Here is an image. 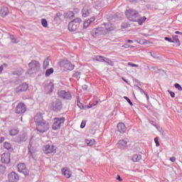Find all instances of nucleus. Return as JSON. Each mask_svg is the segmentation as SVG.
<instances>
[{
	"mask_svg": "<svg viewBox=\"0 0 182 182\" xmlns=\"http://www.w3.org/2000/svg\"><path fill=\"white\" fill-rule=\"evenodd\" d=\"M125 15L129 21H131V22H137L138 23H143L147 19L146 16L141 17L139 12L133 9H127L125 11Z\"/></svg>",
	"mask_w": 182,
	"mask_h": 182,
	"instance_id": "f257e3e1",
	"label": "nucleus"
},
{
	"mask_svg": "<svg viewBox=\"0 0 182 182\" xmlns=\"http://www.w3.org/2000/svg\"><path fill=\"white\" fill-rule=\"evenodd\" d=\"M65 122H66V119L63 117L54 118L52 125L53 130H60V127L65 124Z\"/></svg>",
	"mask_w": 182,
	"mask_h": 182,
	"instance_id": "f03ea898",
	"label": "nucleus"
},
{
	"mask_svg": "<svg viewBox=\"0 0 182 182\" xmlns=\"http://www.w3.org/2000/svg\"><path fill=\"white\" fill-rule=\"evenodd\" d=\"M36 126V130L39 132V133H45L47 130H49V123L46 122V120L37 124Z\"/></svg>",
	"mask_w": 182,
	"mask_h": 182,
	"instance_id": "7ed1b4c3",
	"label": "nucleus"
},
{
	"mask_svg": "<svg viewBox=\"0 0 182 182\" xmlns=\"http://www.w3.org/2000/svg\"><path fill=\"white\" fill-rule=\"evenodd\" d=\"M60 68H63L65 70H73V69H75V65L68 60L60 61Z\"/></svg>",
	"mask_w": 182,
	"mask_h": 182,
	"instance_id": "20e7f679",
	"label": "nucleus"
},
{
	"mask_svg": "<svg viewBox=\"0 0 182 182\" xmlns=\"http://www.w3.org/2000/svg\"><path fill=\"white\" fill-rule=\"evenodd\" d=\"M26 110H27L26 105H25V103L21 102L16 105L15 108V113H16V114H22L23 113H26Z\"/></svg>",
	"mask_w": 182,
	"mask_h": 182,
	"instance_id": "39448f33",
	"label": "nucleus"
},
{
	"mask_svg": "<svg viewBox=\"0 0 182 182\" xmlns=\"http://www.w3.org/2000/svg\"><path fill=\"white\" fill-rule=\"evenodd\" d=\"M28 66L30 68V70H32L33 73H36V72H39V69H41V63L39 61H36L33 60L29 64Z\"/></svg>",
	"mask_w": 182,
	"mask_h": 182,
	"instance_id": "423d86ee",
	"label": "nucleus"
},
{
	"mask_svg": "<svg viewBox=\"0 0 182 182\" xmlns=\"http://www.w3.org/2000/svg\"><path fill=\"white\" fill-rule=\"evenodd\" d=\"M128 143L129 140H127V139H119L117 143V146L121 150H126V149H127V147L129 146Z\"/></svg>",
	"mask_w": 182,
	"mask_h": 182,
	"instance_id": "0eeeda50",
	"label": "nucleus"
},
{
	"mask_svg": "<svg viewBox=\"0 0 182 182\" xmlns=\"http://www.w3.org/2000/svg\"><path fill=\"white\" fill-rule=\"evenodd\" d=\"M19 173H22L24 176H29V170L26 168V165L23 163H20L17 166Z\"/></svg>",
	"mask_w": 182,
	"mask_h": 182,
	"instance_id": "6e6552de",
	"label": "nucleus"
},
{
	"mask_svg": "<svg viewBox=\"0 0 182 182\" xmlns=\"http://www.w3.org/2000/svg\"><path fill=\"white\" fill-rule=\"evenodd\" d=\"M28 87H29V86L28 85V84L23 82L15 89V92L16 93H22V92H26L28 90Z\"/></svg>",
	"mask_w": 182,
	"mask_h": 182,
	"instance_id": "1a4fd4ad",
	"label": "nucleus"
},
{
	"mask_svg": "<svg viewBox=\"0 0 182 182\" xmlns=\"http://www.w3.org/2000/svg\"><path fill=\"white\" fill-rule=\"evenodd\" d=\"M44 153L46 154H52V153H56V147L53 145H46L44 146Z\"/></svg>",
	"mask_w": 182,
	"mask_h": 182,
	"instance_id": "9d476101",
	"label": "nucleus"
},
{
	"mask_svg": "<svg viewBox=\"0 0 182 182\" xmlns=\"http://www.w3.org/2000/svg\"><path fill=\"white\" fill-rule=\"evenodd\" d=\"M46 120L43 119V114L41 112H38L34 116V123L36 124H39V123H42L43 122H45Z\"/></svg>",
	"mask_w": 182,
	"mask_h": 182,
	"instance_id": "9b49d317",
	"label": "nucleus"
},
{
	"mask_svg": "<svg viewBox=\"0 0 182 182\" xmlns=\"http://www.w3.org/2000/svg\"><path fill=\"white\" fill-rule=\"evenodd\" d=\"M1 160L5 164H8L11 161V153L5 152L1 155Z\"/></svg>",
	"mask_w": 182,
	"mask_h": 182,
	"instance_id": "f8f14e48",
	"label": "nucleus"
},
{
	"mask_svg": "<svg viewBox=\"0 0 182 182\" xmlns=\"http://www.w3.org/2000/svg\"><path fill=\"white\" fill-rule=\"evenodd\" d=\"M58 95L63 99H67V100H69V99H72V95H70V92H66L65 90L58 91Z\"/></svg>",
	"mask_w": 182,
	"mask_h": 182,
	"instance_id": "ddd939ff",
	"label": "nucleus"
},
{
	"mask_svg": "<svg viewBox=\"0 0 182 182\" xmlns=\"http://www.w3.org/2000/svg\"><path fill=\"white\" fill-rule=\"evenodd\" d=\"M117 132L122 134L126 133V131L127 130V127H126V125L123 122H119L117 124Z\"/></svg>",
	"mask_w": 182,
	"mask_h": 182,
	"instance_id": "4468645a",
	"label": "nucleus"
},
{
	"mask_svg": "<svg viewBox=\"0 0 182 182\" xmlns=\"http://www.w3.org/2000/svg\"><path fill=\"white\" fill-rule=\"evenodd\" d=\"M62 173L65 178H70V177H72V171L68 168V167L63 168L62 169Z\"/></svg>",
	"mask_w": 182,
	"mask_h": 182,
	"instance_id": "2eb2a0df",
	"label": "nucleus"
},
{
	"mask_svg": "<svg viewBox=\"0 0 182 182\" xmlns=\"http://www.w3.org/2000/svg\"><path fill=\"white\" fill-rule=\"evenodd\" d=\"M18 180L19 176L14 171L9 175V181H18Z\"/></svg>",
	"mask_w": 182,
	"mask_h": 182,
	"instance_id": "dca6fc26",
	"label": "nucleus"
},
{
	"mask_svg": "<svg viewBox=\"0 0 182 182\" xmlns=\"http://www.w3.org/2000/svg\"><path fill=\"white\" fill-rule=\"evenodd\" d=\"M53 107L55 110H60L62 109V102L60 100H56L53 103Z\"/></svg>",
	"mask_w": 182,
	"mask_h": 182,
	"instance_id": "f3484780",
	"label": "nucleus"
},
{
	"mask_svg": "<svg viewBox=\"0 0 182 182\" xmlns=\"http://www.w3.org/2000/svg\"><path fill=\"white\" fill-rule=\"evenodd\" d=\"M9 14V10L8 9V7L3 6L0 9V15L3 17L8 16V14Z\"/></svg>",
	"mask_w": 182,
	"mask_h": 182,
	"instance_id": "a211bd4d",
	"label": "nucleus"
},
{
	"mask_svg": "<svg viewBox=\"0 0 182 182\" xmlns=\"http://www.w3.org/2000/svg\"><path fill=\"white\" fill-rule=\"evenodd\" d=\"M64 18L65 19H69V21H71L73 18H75V13L73 11H67L64 14Z\"/></svg>",
	"mask_w": 182,
	"mask_h": 182,
	"instance_id": "6ab92c4d",
	"label": "nucleus"
},
{
	"mask_svg": "<svg viewBox=\"0 0 182 182\" xmlns=\"http://www.w3.org/2000/svg\"><path fill=\"white\" fill-rule=\"evenodd\" d=\"M54 21L57 23H62V14L60 12L56 14V16L54 18Z\"/></svg>",
	"mask_w": 182,
	"mask_h": 182,
	"instance_id": "aec40b11",
	"label": "nucleus"
},
{
	"mask_svg": "<svg viewBox=\"0 0 182 182\" xmlns=\"http://www.w3.org/2000/svg\"><path fill=\"white\" fill-rule=\"evenodd\" d=\"M77 29V24L76 23H69L68 30L70 32H75Z\"/></svg>",
	"mask_w": 182,
	"mask_h": 182,
	"instance_id": "412c9836",
	"label": "nucleus"
},
{
	"mask_svg": "<svg viewBox=\"0 0 182 182\" xmlns=\"http://www.w3.org/2000/svg\"><path fill=\"white\" fill-rule=\"evenodd\" d=\"M136 42L137 43H139V45H151V43H153L146 39H139V40H137Z\"/></svg>",
	"mask_w": 182,
	"mask_h": 182,
	"instance_id": "4be33fe9",
	"label": "nucleus"
},
{
	"mask_svg": "<svg viewBox=\"0 0 182 182\" xmlns=\"http://www.w3.org/2000/svg\"><path fill=\"white\" fill-rule=\"evenodd\" d=\"M82 16L84 18L89 16V15L90 14V13H89V10L86 7H84L82 9Z\"/></svg>",
	"mask_w": 182,
	"mask_h": 182,
	"instance_id": "5701e85b",
	"label": "nucleus"
},
{
	"mask_svg": "<svg viewBox=\"0 0 182 182\" xmlns=\"http://www.w3.org/2000/svg\"><path fill=\"white\" fill-rule=\"evenodd\" d=\"M19 133V130L18 129H12L9 131L10 136H16Z\"/></svg>",
	"mask_w": 182,
	"mask_h": 182,
	"instance_id": "b1692460",
	"label": "nucleus"
},
{
	"mask_svg": "<svg viewBox=\"0 0 182 182\" xmlns=\"http://www.w3.org/2000/svg\"><path fill=\"white\" fill-rule=\"evenodd\" d=\"M141 160V156L135 154L132 156V161L134 162L140 161Z\"/></svg>",
	"mask_w": 182,
	"mask_h": 182,
	"instance_id": "393cba45",
	"label": "nucleus"
},
{
	"mask_svg": "<svg viewBox=\"0 0 182 182\" xmlns=\"http://www.w3.org/2000/svg\"><path fill=\"white\" fill-rule=\"evenodd\" d=\"M4 147L6 150H11V149H12V145L9 142H4Z\"/></svg>",
	"mask_w": 182,
	"mask_h": 182,
	"instance_id": "a878e982",
	"label": "nucleus"
},
{
	"mask_svg": "<svg viewBox=\"0 0 182 182\" xmlns=\"http://www.w3.org/2000/svg\"><path fill=\"white\" fill-rule=\"evenodd\" d=\"M54 70L53 68H49L46 71V77H48V76H50L52 73H53Z\"/></svg>",
	"mask_w": 182,
	"mask_h": 182,
	"instance_id": "bb28decb",
	"label": "nucleus"
},
{
	"mask_svg": "<svg viewBox=\"0 0 182 182\" xmlns=\"http://www.w3.org/2000/svg\"><path fill=\"white\" fill-rule=\"evenodd\" d=\"M105 58L102 56L100 55H97L95 57V58H94V60H98L99 62H106V60H105Z\"/></svg>",
	"mask_w": 182,
	"mask_h": 182,
	"instance_id": "cd10ccee",
	"label": "nucleus"
},
{
	"mask_svg": "<svg viewBox=\"0 0 182 182\" xmlns=\"http://www.w3.org/2000/svg\"><path fill=\"white\" fill-rule=\"evenodd\" d=\"M43 66L44 69H48V68H49V59L48 58H47L44 60Z\"/></svg>",
	"mask_w": 182,
	"mask_h": 182,
	"instance_id": "c85d7f7f",
	"label": "nucleus"
},
{
	"mask_svg": "<svg viewBox=\"0 0 182 182\" xmlns=\"http://www.w3.org/2000/svg\"><path fill=\"white\" fill-rule=\"evenodd\" d=\"M81 23L82 22V19L80 18H76L75 19H73V21H71L70 22V23Z\"/></svg>",
	"mask_w": 182,
	"mask_h": 182,
	"instance_id": "c756f323",
	"label": "nucleus"
},
{
	"mask_svg": "<svg viewBox=\"0 0 182 182\" xmlns=\"http://www.w3.org/2000/svg\"><path fill=\"white\" fill-rule=\"evenodd\" d=\"M81 75V73L80 72H75L73 74V77H75V79H77V77H79V76H80Z\"/></svg>",
	"mask_w": 182,
	"mask_h": 182,
	"instance_id": "7c9ffc66",
	"label": "nucleus"
},
{
	"mask_svg": "<svg viewBox=\"0 0 182 182\" xmlns=\"http://www.w3.org/2000/svg\"><path fill=\"white\" fill-rule=\"evenodd\" d=\"M173 39L175 41L176 43H180V40L178 39V36H173Z\"/></svg>",
	"mask_w": 182,
	"mask_h": 182,
	"instance_id": "2f4dec72",
	"label": "nucleus"
},
{
	"mask_svg": "<svg viewBox=\"0 0 182 182\" xmlns=\"http://www.w3.org/2000/svg\"><path fill=\"white\" fill-rule=\"evenodd\" d=\"M124 99L125 100H127V102H128V103L130 105V106H133V102H132V100H130V99L127 97H124Z\"/></svg>",
	"mask_w": 182,
	"mask_h": 182,
	"instance_id": "473e14b6",
	"label": "nucleus"
},
{
	"mask_svg": "<svg viewBox=\"0 0 182 182\" xmlns=\"http://www.w3.org/2000/svg\"><path fill=\"white\" fill-rule=\"evenodd\" d=\"M77 105L80 109H83V104L79 100H77Z\"/></svg>",
	"mask_w": 182,
	"mask_h": 182,
	"instance_id": "72a5a7b5",
	"label": "nucleus"
},
{
	"mask_svg": "<svg viewBox=\"0 0 182 182\" xmlns=\"http://www.w3.org/2000/svg\"><path fill=\"white\" fill-rule=\"evenodd\" d=\"M128 66H132V68H139V65L132 63H128Z\"/></svg>",
	"mask_w": 182,
	"mask_h": 182,
	"instance_id": "f704fd0d",
	"label": "nucleus"
},
{
	"mask_svg": "<svg viewBox=\"0 0 182 182\" xmlns=\"http://www.w3.org/2000/svg\"><path fill=\"white\" fill-rule=\"evenodd\" d=\"M154 141H155L156 147H159L160 146V143L159 142V137H156L154 139Z\"/></svg>",
	"mask_w": 182,
	"mask_h": 182,
	"instance_id": "c9c22d12",
	"label": "nucleus"
},
{
	"mask_svg": "<svg viewBox=\"0 0 182 182\" xmlns=\"http://www.w3.org/2000/svg\"><path fill=\"white\" fill-rule=\"evenodd\" d=\"M175 87H176V89H178V90H180V91L182 90L181 85H180V84H178V83L175 84Z\"/></svg>",
	"mask_w": 182,
	"mask_h": 182,
	"instance_id": "e433bc0d",
	"label": "nucleus"
},
{
	"mask_svg": "<svg viewBox=\"0 0 182 182\" xmlns=\"http://www.w3.org/2000/svg\"><path fill=\"white\" fill-rule=\"evenodd\" d=\"M85 126H86V121H85V120H83V121L81 122L80 128H81V129H85Z\"/></svg>",
	"mask_w": 182,
	"mask_h": 182,
	"instance_id": "4c0bfd02",
	"label": "nucleus"
},
{
	"mask_svg": "<svg viewBox=\"0 0 182 182\" xmlns=\"http://www.w3.org/2000/svg\"><path fill=\"white\" fill-rule=\"evenodd\" d=\"M122 48H125V49H127V48H134V46H130V45H129V44H124V45L122 46Z\"/></svg>",
	"mask_w": 182,
	"mask_h": 182,
	"instance_id": "58836bf2",
	"label": "nucleus"
},
{
	"mask_svg": "<svg viewBox=\"0 0 182 182\" xmlns=\"http://www.w3.org/2000/svg\"><path fill=\"white\" fill-rule=\"evenodd\" d=\"M168 92L169 95H171V97H173V98L176 97V94L174 93V92H172L170 90H168Z\"/></svg>",
	"mask_w": 182,
	"mask_h": 182,
	"instance_id": "ea45409f",
	"label": "nucleus"
},
{
	"mask_svg": "<svg viewBox=\"0 0 182 182\" xmlns=\"http://www.w3.org/2000/svg\"><path fill=\"white\" fill-rule=\"evenodd\" d=\"M92 141V140L91 139H85V143H86V144L87 145V146H91V144H90V142Z\"/></svg>",
	"mask_w": 182,
	"mask_h": 182,
	"instance_id": "a19ab883",
	"label": "nucleus"
},
{
	"mask_svg": "<svg viewBox=\"0 0 182 182\" xmlns=\"http://www.w3.org/2000/svg\"><path fill=\"white\" fill-rule=\"evenodd\" d=\"M165 41H168V42H171V43H173V40L168 37H165Z\"/></svg>",
	"mask_w": 182,
	"mask_h": 182,
	"instance_id": "79ce46f5",
	"label": "nucleus"
},
{
	"mask_svg": "<svg viewBox=\"0 0 182 182\" xmlns=\"http://www.w3.org/2000/svg\"><path fill=\"white\" fill-rule=\"evenodd\" d=\"M75 14H79L80 12V9H74V11H73Z\"/></svg>",
	"mask_w": 182,
	"mask_h": 182,
	"instance_id": "37998d69",
	"label": "nucleus"
},
{
	"mask_svg": "<svg viewBox=\"0 0 182 182\" xmlns=\"http://www.w3.org/2000/svg\"><path fill=\"white\" fill-rule=\"evenodd\" d=\"M170 161H172V163H174V161H176V157L175 156L171 157Z\"/></svg>",
	"mask_w": 182,
	"mask_h": 182,
	"instance_id": "c03bdc74",
	"label": "nucleus"
},
{
	"mask_svg": "<svg viewBox=\"0 0 182 182\" xmlns=\"http://www.w3.org/2000/svg\"><path fill=\"white\" fill-rule=\"evenodd\" d=\"M41 23H48V21H46V18H42L41 19Z\"/></svg>",
	"mask_w": 182,
	"mask_h": 182,
	"instance_id": "a18cd8bd",
	"label": "nucleus"
},
{
	"mask_svg": "<svg viewBox=\"0 0 182 182\" xmlns=\"http://www.w3.org/2000/svg\"><path fill=\"white\" fill-rule=\"evenodd\" d=\"M4 141H5V137L1 136L0 139V143H4Z\"/></svg>",
	"mask_w": 182,
	"mask_h": 182,
	"instance_id": "49530a36",
	"label": "nucleus"
},
{
	"mask_svg": "<svg viewBox=\"0 0 182 182\" xmlns=\"http://www.w3.org/2000/svg\"><path fill=\"white\" fill-rule=\"evenodd\" d=\"M117 180L119 181H123V179L120 177V176H117Z\"/></svg>",
	"mask_w": 182,
	"mask_h": 182,
	"instance_id": "de8ad7c7",
	"label": "nucleus"
},
{
	"mask_svg": "<svg viewBox=\"0 0 182 182\" xmlns=\"http://www.w3.org/2000/svg\"><path fill=\"white\" fill-rule=\"evenodd\" d=\"M86 28H89V24L87 23V24H83V28L84 29H86Z\"/></svg>",
	"mask_w": 182,
	"mask_h": 182,
	"instance_id": "09e8293b",
	"label": "nucleus"
},
{
	"mask_svg": "<svg viewBox=\"0 0 182 182\" xmlns=\"http://www.w3.org/2000/svg\"><path fill=\"white\" fill-rule=\"evenodd\" d=\"M2 70H4V66L3 65L0 66V75H1V73H2Z\"/></svg>",
	"mask_w": 182,
	"mask_h": 182,
	"instance_id": "8fccbe9b",
	"label": "nucleus"
},
{
	"mask_svg": "<svg viewBox=\"0 0 182 182\" xmlns=\"http://www.w3.org/2000/svg\"><path fill=\"white\" fill-rule=\"evenodd\" d=\"M42 26H43L44 28H48V23H42Z\"/></svg>",
	"mask_w": 182,
	"mask_h": 182,
	"instance_id": "3c124183",
	"label": "nucleus"
},
{
	"mask_svg": "<svg viewBox=\"0 0 182 182\" xmlns=\"http://www.w3.org/2000/svg\"><path fill=\"white\" fill-rule=\"evenodd\" d=\"M143 92L146 95L147 100H149V95H147L146 92H144V91H143Z\"/></svg>",
	"mask_w": 182,
	"mask_h": 182,
	"instance_id": "603ef678",
	"label": "nucleus"
},
{
	"mask_svg": "<svg viewBox=\"0 0 182 182\" xmlns=\"http://www.w3.org/2000/svg\"><path fill=\"white\" fill-rule=\"evenodd\" d=\"M127 42V43H133V41L132 40H128Z\"/></svg>",
	"mask_w": 182,
	"mask_h": 182,
	"instance_id": "864d4df0",
	"label": "nucleus"
},
{
	"mask_svg": "<svg viewBox=\"0 0 182 182\" xmlns=\"http://www.w3.org/2000/svg\"><path fill=\"white\" fill-rule=\"evenodd\" d=\"M175 33H176V35H178V34H181V32H180V31H176Z\"/></svg>",
	"mask_w": 182,
	"mask_h": 182,
	"instance_id": "5fc2aeb1",
	"label": "nucleus"
},
{
	"mask_svg": "<svg viewBox=\"0 0 182 182\" xmlns=\"http://www.w3.org/2000/svg\"><path fill=\"white\" fill-rule=\"evenodd\" d=\"M125 26H122L123 28H127L129 26L128 24H124Z\"/></svg>",
	"mask_w": 182,
	"mask_h": 182,
	"instance_id": "6e6d98bb",
	"label": "nucleus"
},
{
	"mask_svg": "<svg viewBox=\"0 0 182 182\" xmlns=\"http://www.w3.org/2000/svg\"><path fill=\"white\" fill-rule=\"evenodd\" d=\"M129 2H134L136 0H128Z\"/></svg>",
	"mask_w": 182,
	"mask_h": 182,
	"instance_id": "4d7b16f0",
	"label": "nucleus"
},
{
	"mask_svg": "<svg viewBox=\"0 0 182 182\" xmlns=\"http://www.w3.org/2000/svg\"><path fill=\"white\" fill-rule=\"evenodd\" d=\"M8 182H16V181H8Z\"/></svg>",
	"mask_w": 182,
	"mask_h": 182,
	"instance_id": "13d9d810",
	"label": "nucleus"
},
{
	"mask_svg": "<svg viewBox=\"0 0 182 182\" xmlns=\"http://www.w3.org/2000/svg\"><path fill=\"white\" fill-rule=\"evenodd\" d=\"M98 103V102L97 101L96 104L92 105V106H96V105Z\"/></svg>",
	"mask_w": 182,
	"mask_h": 182,
	"instance_id": "bf43d9fd",
	"label": "nucleus"
},
{
	"mask_svg": "<svg viewBox=\"0 0 182 182\" xmlns=\"http://www.w3.org/2000/svg\"><path fill=\"white\" fill-rule=\"evenodd\" d=\"M93 21H95V18H93V17H92V22H93Z\"/></svg>",
	"mask_w": 182,
	"mask_h": 182,
	"instance_id": "052dcab7",
	"label": "nucleus"
},
{
	"mask_svg": "<svg viewBox=\"0 0 182 182\" xmlns=\"http://www.w3.org/2000/svg\"><path fill=\"white\" fill-rule=\"evenodd\" d=\"M4 66H6V64H4Z\"/></svg>",
	"mask_w": 182,
	"mask_h": 182,
	"instance_id": "680f3d73",
	"label": "nucleus"
},
{
	"mask_svg": "<svg viewBox=\"0 0 182 182\" xmlns=\"http://www.w3.org/2000/svg\"><path fill=\"white\" fill-rule=\"evenodd\" d=\"M0 171H1V166H0Z\"/></svg>",
	"mask_w": 182,
	"mask_h": 182,
	"instance_id": "e2e57ef3",
	"label": "nucleus"
}]
</instances>
